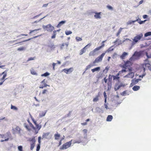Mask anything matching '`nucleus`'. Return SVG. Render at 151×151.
<instances>
[{
  "mask_svg": "<svg viewBox=\"0 0 151 151\" xmlns=\"http://www.w3.org/2000/svg\"><path fill=\"white\" fill-rule=\"evenodd\" d=\"M144 51H142L139 52L135 51L132 56L130 58L129 60L132 61L139 60L141 56L144 55Z\"/></svg>",
  "mask_w": 151,
  "mask_h": 151,
  "instance_id": "1",
  "label": "nucleus"
},
{
  "mask_svg": "<svg viewBox=\"0 0 151 151\" xmlns=\"http://www.w3.org/2000/svg\"><path fill=\"white\" fill-rule=\"evenodd\" d=\"M143 35L142 33H141L138 35H137L132 39L133 41L131 45V47H132L142 37Z\"/></svg>",
  "mask_w": 151,
  "mask_h": 151,
  "instance_id": "2",
  "label": "nucleus"
},
{
  "mask_svg": "<svg viewBox=\"0 0 151 151\" xmlns=\"http://www.w3.org/2000/svg\"><path fill=\"white\" fill-rule=\"evenodd\" d=\"M43 28L45 30L49 32L52 31L54 29V27L52 26L50 24H49L47 25H43Z\"/></svg>",
  "mask_w": 151,
  "mask_h": 151,
  "instance_id": "3",
  "label": "nucleus"
},
{
  "mask_svg": "<svg viewBox=\"0 0 151 151\" xmlns=\"http://www.w3.org/2000/svg\"><path fill=\"white\" fill-rule=\"evenodd\" d=\"M73 140H71L70 141L67 142L65 144L63 145L62 147L60 148V150H64L70 147L72 144V142Z\"/></svg>",
  "mask_w": 151,
  "mask_h": 151,
  "instance_id": "4",
  "label": "nucleus"
},
{
  "mask_svg": "<svg viewBox=\"0 0 151 151\" xmlns=\"http://www.w3.org/2000/svg\"><path fill=\"white\" fill-rule=\"evenodd\" d=\"M105 54V53H102L100 56L96 58L95 60L93 62V64H95L96 63H98L101 62L102 60V58L103 57Z\"/></svg>",
  "mask_w": 151,
  "mask_h": 151,
  "instance_id": "5",
  "label": "nucleus"
},
{
  "mask_svg": "<svg viewBox=\"0 0 151 151\" xmlns=\"http://www.w3.org/2000/svg\"><path fill=\"white\" fill-rule=\"evenodd\" d=\"M125 86V85L122 83H121L120 84H119V83H116L115 85L114 90L115 91H116L119 90L121 87H124Z\"/></svg>",
  "mask_w": 151,
  "mask_h": 151,
  "instance_id": "6",
  "label": "nucleus"
},
{
  "mask_svg": "<svg viewBox=\"0 0 151 151\" xmlns=\"http://www.w3.org/2000/svg\"><path fill=\"white\" fill-rule=\"evenodd\" d=\"M29 140L31 142L30 144V150H32L35 147V137H34L30 139Z\"/></svg>",
  "mask_w": 151,
  "mask_h": 151,
  "instance_id": "7",
  "label": "nucleus"
},
{
  "mask_svg": "<svg viewBox=\"0 0 151 151\" xmlns=\"http://www.w3.org/2000/svg\"><path fill=\"white\" fill-rule=\"evenodd\" d=\"M65 73L66 74H69L71 73L73 70V68H71L68 69H64L63 70Z\"/></svg>",
  "mask_w": 151,
  "mask_h": 151,
  "instance_id": "8",
  "label": "nucleus"
},
{
  "mask_svg": "<svg viewBox=\"0 0 151 151\" xmlns=\"http://www.w3.org/2000/svg\"><path fill=\"white\" fill-rule=\"evenodd\" d=\"M134 76V73L132 72H129V73L126 75L124 77L132 78Z\"/></svg>",
  "mask_w": 151,
  "mask_h": 151,
  "instance_id": "9",
  "label": "nucleus"
},
{
  "mask_svg": "<svg viewBox=\"0 0 151 151\" xmlns=\"http://www.w3.org/2000/svg\"><path fill=\"white\" fill-rule=\"evenodd\" d=\"M13 130H14V134L16 133H18L20 134V131L21 130L20 128L18 126L16 128H15L14 129H13Z\"/></svg>",
  "mask_w": 151,
  "mask_h": 151,
  "instance_id": "10",
  "label": "nucleus"
},
{
  "mask_svg": "<svg viewBox=\"0 0 151 151\" xmlns=\"http://www.w3.org/2000/svg\"><path fill=\"white\" fill-rule=\"evenodd\" d=\"M45 79H44L41 82V83H42L43 84V86H40V88H43L44 87H46L47 86H50L46 84L45 83Z\"/></svg>",
  "mask_w": 151,
  "mask_h": 151,
  "instance_id": "11",
  "label": "nucleus"
},
{
  "mask_svg": "<svg viewBox=\"0 0 151 151\" xmlns=\"http://www.w3.org/2000/svg\"><path fill=\"white\" fill-rule=\"evenodd\" d=\"M94 13L95 14V15H94V17L96 19H100L101 18V17L100 16L101 12H94Z\"/></svg>",
  "mask_w": 151,
  "mask_h": 151,
  "instance_id": "12",
  "label": "nucleus"
},
{
  "mask_svg": "<svg viewBox=\"0 0 151 151\" xmlns=\"http://www.w3.org/2000/svg\"><path fill=\"white\" fill-rule=\"evenodd\" d=\"M50 134L49 132H47L46 133H43L42 137L43 138H45L47 139H49L50 138V137H49L48 136Z\"/></svg>",
  "mask_w": 151,
  "mask_h": 151,
  "instance_id": "13",
  "label": "nucleus"
},
{
  "mask_svg": "<svg viewBox=\"0 0 151 151\" xmlns=\"http://www.w3.org/2000/svg\"><path fill=\"white\" fill-rule=\"evenodd\" d=\"M95 110L96 112H101L102 113L104 112V110L102 107L101 108H100L99 107H97L96 108Z\"/></svg>",
  "mask_w": 151,
  "mask_h": 151,
  "instance_id": "14",
  "label": "nucleus"
},
{
  "mask_svg": "<svg viewBox=\"0 0 151 151\" xmlns=\"http://www.w3.org/2000/svg\"><path fill=\"white\" fill-rule=\"evenodd\" d=\"M66 22L65 20L62 21L60 22L56 27L57 28H60L62 25L64 24Z\"/></svg>",
  "mask_w": 151,
  "mask_h": 151,
  "instance_id": "15",
  "label": "nucleus"
},
{
  "mask_svg": "<svg viewBox=\"0 0 151 151\" xmlns=\"http://www.w3.org/2000/svg\"><path fill=\"white\" fill-rule=\"evenodd\" d=\"M128 54L127 52H123L122 55L120 56V58L122 59H124L125 56L127 55Z\"/></svg>",
  "mask_w": 151,
  "mask_h": 151,
  "instance_id": "16",
  "label": "nucleus"
},
{
  "mask_svg": "<svg viewBox=\"0 0 151 151\" xmlns=\"http://www.w3.org/2000/svg\"><path fill=\"white\" fill-rule=\"evenodd\" d=\"M100 70V67H98L93 69H92L91 70L93 73H94L95 71H99Z\"/></svg>",
  "mask_w": 151,
  "mask_h": 151,
  "instance_id": "17",
  "label": "nucleus"
},
{
  "mask_svg": "<svg viewBox=\"0 0 151 151\" xmlns=\"http://www.w3.org/2000/svg\"><path fill=\"white\" fill-rule=\"evenodd\" d=\"M144 64L145 65V67H147L148 69L151 71V65L149 63H144Z\"/></svg>",
  "mask_w": 151,
  "mask_h": 151,
  "instance_id": "18",
  "label": "nucleus"
},
{
  "mask_svg": "<svg viewBox=\"0 0 151 151\" xmlns=\"http://www.w3.org/2000/svg\"><path fill=\"white\" fill-rule=\"evenodd\" d=\"M9 132H7L5 135L0 134V135L1 138H6V137H9Z\"/></svg>",
  "mask_w": 151,
  "mask_h": 151,
  "instance_id": "19",
  "label": "nucleus"
},
{
  "mask_svg": "<svg viewBox=\"0 0 151 151\" xmlns=\"http://www.w3.org/2000/svg\"><path fill=\"white\" fill-rule=\"evenodd\" d=\"M113 116L111 115H108L106 119V121L107 122H111L113 119Z\"/></svg>",
  "mask_w": 151,
  "mask_h": 151,
  "instance_id": "20",
  "label": "nucleus"
},
{
  "mask_svg": "<svg viewBox=\"0 0 151 151\" xmlns=\"http://www.w3.org/2000/svg\"><path fill=\"white\" fill-rule=\"evenodd\" d=\"M47 112V111H42L41 113H40L39 115V117H42L44 116L46 113Z\"/></svg>",
  "mask_w": 151,
  "mask_h": 151,
  "instance_id": "21",
  "label": "nucleus"
},
{
  "mask_svg": "<svg viewBox=\"0 0 151 151\" xmlns=\"http://www.w3.org/2000/svg\"><path fill=\"white\" fill-rule=\"evenodd\" d=\"M140 88V86H135L132 88V89L134 91L138 90Z\"/></svg>",
  "mask_w": 151,
  "mask_h": 151,
  "instance_id": "22",
  "label": "nucleus"
},
{
  "mask_svg": "<svg viewBox=\"0 0 151 151\" xmlns=\"http://www.w3.org/2000/svg\"><path fill=\"white\" fill-rule=\"evenodd\" d=\"M94 65V64H90L89 65H88L86 67V68H85V71H86L88 69L90 68H91Z\"/></svg>",
  "mask_w": 151,
  "mask_h": 151,
  "instance_id": "23",
  "label": "nucleus"
},
{
  "mask_svg": "<svg viewBox=\"0 0 151 151\" xmlns=\"http://www.w3.org/2000/svg\"><path fill=\"white\" fill-rule=\"evenodd\" d=\"M57 134H55L54 135V137H55V139L56 140H58L59 139L58 138L60 137V134L58 133V132H57Z\"/></svg>",
  "mask_w": 151,
  "mask_h": 151,
  "instance_id": "24",
  "label": "nucleus"
},
{
  "mask_svg": "<svg viewBox=\"0 0 151 151\" xmlns=\"http://www.w3.org/2000/svg\"><path fill=\"white\" fill-rule=\"evenodd\" d=\"M56 31L55 30L53 32L52 35L51 37L52 39H54L56 37Z\"/></svg>",
  "mask_w": 151,
  "mask_h": 151,
  "instance_id": "25",
  "label": "nucleus"
},
{
  "mask_svg": "<svg viewBox=\"0 0 151 151\" xmlns=\"http://www.w3.org/2000/svg\"><path fill=\"white\" fill-rule=\"evenodd\" d=\"M113 47V46H112L110 47L104 53H106L107 52H109L113 51L114 50V48H112Z\"/></svg>",
  "mask_w": 151,
  "mask_h": 151,
  "instance_id": "26",
  "label": "nucleus"
},
{
  "mask_svg": "<svg viewBox=\"0 0 151 151\" xmlns=\"http://www.w3.org/2000/svg\"><path fill=\"white\" fill-rule=\"evenodd\" d=\"M86 50L83 48L80 50L79 53L80 55H82L83 53H85L86 52Z\"/></svg>",
  "mask_w": 151,
  "mask_h": 151,
  "instance_id": "27",
  "label": "nucleus"
},
{
  "mask_svg": "<svg viewBox=\"0 0 151 151\" xmlns=\"http://www.w3.org/2000/svg\"><path fill=\"white\" fill-rule=\"evenodd\" d=\"M150 35H151V32H149L146 33L145 34L144 37H146Z\"/></svg>",
  "mask_w": 151,
  "mask_h": 151,
  "instance_id": "28",
  "label": "nucleus"
},
{
  "mask_svg": "<svg viewBox=\"0 0 151 151\" xmlns=\"http://www.w3.org/2000/svg\"><path fill=\"white\" fill-rule=\"evenodd\" d=\"M96 52L93 50V51H91L89 54V55L90 56H94L95 55V52Z\"/></svg>",
  "mask_w": 151,
  "mask_h": 151,
  "instance_id": "29",
  "label": "nucleus"
},
{
  "mask_svg": "<svg viewBox=\"0 0 151 151\" xmlns=\"http://www.w3.org/2000/svg\"><path fill=\"white\" fill-rule=\"evenodd\" d=\"M31 74L33 75L36 76H37V73H36L33 69L31 70Z\"/></svg>",
  "mask_w": 151,
  "mask_h": 151,
  "instance_id": "30",
  "label": "nucleus"
},
{
  "mask_svg": "<svg viewBox=\"0 0 151 151\" xmlns=\"http://www.w3.org/2000/svg\"><path fill=\"white\" fill-rule=\"evenodd\" d=\"M50 73L47 72H46L44 74H42L41 75L42 76L47 77L50 75Z\"/></svg>",
  "mask_w": 151,
  "mask_h": 151,
  "instance_id": "31",
  "label": "nucleus"
},
{
  "mask_svg": "<svg viewBox=\"0 0 151 151\" xmlns=\"http://www.w3.org/2000/svg\"><path fill=\"white\" fill-rule=\"evenodd\" d=\"M131 82H132L135 85L138 83V80H137V79L135 80L133 79L132 80Z\"/></svg>",
  "mask_w": 151,
  "mask_h": 151,
  "instance_id": "32",
  "label": "nucleus"
},
{
  "mask_svg": "<svg viewBox=\"0 0 151 151\" xmlns=\"http://www.w3.org/2000/svg\"><path fill=\"white\" fill-rule=\"evenodd\" d=\"M82 142L80 138L79 139H78V140H75L74 142L73 143V144H74L75 143H80Z\"/></svg>",
  "mask_w": 151,
  "mask_h": 151,
  "instance_id": "33",
  "label": "nucleus"
},
{
  "mask_svg": "<svg viewBox=\"0 0 151 151\" xmlns=\"http://www.w3.org/2000/svg\"><path fill=\"white\" fill-rule=\"evenodd\" d=\"M111 83H108V90H110L111 88Z\"/></svg>",
  "mask_w": 151,
  "mask_h": 151,
  "instance_id": "34",
  "label": "nucleus"
},
{
  "mask_svg": "<svg viewBox=\"0 0 151 151\" xmlns=\"http://www.w3.org/2000/svg\"><path fill=\"white\" fill-rule=\"evenodd\" d=\"M112 77H113V75L111 76L110 74L109 75L108 78V81L110 83H111Z\"/></svg>",
  "mask_w": 151,
  "mask_h": 151,
  "instance_id": "35",
  "label": "nucleus"
},
{
  "mask_svg": "<svg viewBox=\"0 0 151 151\" xmlns=\"http://www.w3.org/2000/svg\"><path fill=\"white\" fill-rule=\"evenodd\" d=\"M11 109H12L15 110H17L18 109L15 106H13L12 105L11 106Z\"/></svg>",
  "mask_w": 151,
  "mask_h": 151,
  "instance_id": "36",
  "label": "nucleus"
},
{
  "mask_svg": "<svg viewBox=\"0 0 151 151\" xmlns=\"http://www.w3.org/2000/svg\"><path fill=\"white\" fill-rule=\"evenodd\" d=\"M65 33L66 35H69L71 34L72 33V32L70 31H65Z\"/></svg>",
  "mask_w": 151,
  "mask_h": 151,
  "instance_id": "37",
  "label": "nucleus"
},
{
  "mask_svg": "<svg viewBox=\"0 0 151 151\" xmlns=\"http://www.w3.org/2000/svg\"><path fill=\"white\" fill-rule=\"evenodd\" d=\"M76 39L77 42H79L82 40L81 38L77 37H76Z\"/></svg>",
  "mask_w": 151,
  "mask_h": 151,
  "instance_id": "38",
  "label": "nucleus"
},
{
  "mask_svg": "<svg viewBox=\"0 0 151 151\" xmlns=\"http://www.w3.org/2000/svg\"><path fill=\"white\" fill-rule=\"evenodd\" d=\"M36 125V127H37V129H38V131L40 130V129L41 128V125H39V124H37L35 125Z\"/></svg>",
  "mask_w": 151,
  "mask_h": 151,
  "instance_id": "39",
  "label": "nucleus"
},
{
  "mask_svg": "<svg viewBox=\"0 0 151 151\" xmlns=\"http://www.w3.org/2000/svg\"><path fill=\"white\" fill-rule=\"evenodd\" d=\"M123 29H124L123 28H122V27L120 28V29H119V31H118V32H117V33L116 34L117 36H118L120 34V33L122 31V30Z\"/></svg>",
  "mask_w": 151,
  "mask_h": 151,
  "instance_id": "40",
  "label": "nucleus"
},
{
  "mask_svg": "<svg viewBox=\"0 0 151 151\" xmlns=\"http://www.w3.org/2000/svg\"><path fill=\"white\" fill-rule=\"evenodd\" d=\"M109 67L106 66L105 67V69L104 70L103 72H105L106 73H107V72L108 71V70H109Z\"/></svg>",
  "mask_w": 151,
  "mask_h": 151,
  "instance_id": "41",
  "label": "nucleus"
},
{
  "mask_svg": "<svg viewBox=\"0 0 151 151\" xmlns=\"http://www.w3.org/2000/svg\"><path fill=\"white\" fill-rule=\"evenodd\" d=\"M28 122L29 123L30 126L32 127L34 130H35L36 129V128L30 122H29V121H28Z\"/></svg>",
  "mask_w": 151,
  "mask_h": 151,
  "instance_id": "42",
  "label": "nucleus"
},
{
  "mask_svg": "<svg viewBox=\"0 0 151 151\" xmlns=\"http://www.w3.org/2000/svg\"><path fill=\"white\" fill-rule=\"evenodd\" d=\"M99 100L98 96H96L95 98L93 99V102H96Z\"/></svg>",
  "mask_w": 151,
  "mask_h": 151,
  "instance_id": "43",
  "label": "nucleus"
},
{
  "mask_svg": "<svg viewBox=\"0 0 151 151\" xmlns=\"http://www.w3.org/2000/svg\"><path fill=\"white\" fill-rule=\"evenodd\" d=\"M25 49L26 48H24V47H21L18 48L17 49V50L19 51H22L24 50H25Z\"/></svg>",
  "mask_w": 151,
  "mask_h": 151,
  "instance_id": "44",
  "label": "nucleus"
},
{
  "mask_svg": "<svg viewBox=\"0 0 151 151\" xmlns=\"http://www.w3.org/2000/svg\"><path fill=\"white\" fill-rule=\"evenodd\" d=\"M147 20H145L144 21H141L140 20L138 22V23L140 24L144 23L146 21H147Z\"/></svg>",
  "mask_w": 151,
  "mask_h": 151,
  "instance_id": "45",
  "label": "nucleus"
},
{
  "mask_svg": "<svg viewBox=\"0 0 151 151\" xmlns=\"http://www.w3.org/2000/svg\"><path fill=\"white\" fill-rule=\"evenodd\" d=\"M127 91H123L122 93H121V95L123 96H125L126 94L128 95V94H127Z\"/></svg>",
  "mask_w": 151,
  "mask_h": 151,
  "instance_id": "46",
  "label": "nucleus"
},
{
  "mask_svg": "<svg viewBox=\"0 0 151 151\" xmlns=\"http://www.w3.org/2000/svg\"><path fill=\"white\" fill-rule=\"evenodd\" d=\"M18 149L19 151H23L22 147V146H18Z\"/></svg>",
  "mask_w": 151,
  "mask_h": 151,
  "instance_id": "47",
  "label": "nucleus"
},
{
  "mask_svg": "<svg viewBox=\"0 0 151 151\" xmlns=\"http://www.w3.org/2000/svg\"><path fill=\"white\" fill-rule=\"evenodd\" d=\"M106 7L110 10H112L113 9V7L110 5H107L106 6Z\"/></svg>",
  "mask_w": 151,
  "mask_h": 151,
  "instance_id": "48",
  "label": "nucleus"
},
{
  "mask_svg": "<svg viewBox=\"0 0 151 151\" xmlns=\"http://www.w3.org/2000/svg\"><path fill=\"white\" fill-rule=\"evenodd\" d=\"M39 29H35L34 30H31V31H30V32L29 33V34H31L33 32H34L35 33V32H36L37 31L39 30Z\"/></svg>",
  "mask_w": 151,
  "mask_h": 151,
  "instance_id": "49",
  "label": "nucleus"
},
{
  "mask_svg": "<svg viewBox=\"0 0 151 151\" xmlns=\"http://www.w3.org/2000/svg\"><path fill=\"white\" fill-rule=\"evenodd\" d=\"M40 149V145L39 144L37 145V147L36 151H39Z\"/></svg>",
  "mask_w": 151,
  "mask_h": 151,
  "instance_id": "50",
  "label": "nucleus"
},
{
  "mask_svg": "<svg viewBox=\"0 0 151 151\" xmlns=\"http://www.w3.org/2000/svg\"><path fill=\"white\" fill-rule=\"evenodd\" d=\"M6 74L4 75L2 78H1V81H4V78L6 77Z\"/></svg>",
  "mask_w": 151,
  "mask_h": 151,
  "instance_id": "51",
  "label": "nucleus"
},
{
  "mask_svg": "<svg viewBox=\"0 0 151 151\" xmlns=\"http://www.w3.org/2000/svg\"><path fill=\"white\" fill-rule=\"evenodd\" d=\"M113 77L114 80H115L116 79H118L119 78V77L117 76H115L114 75H113Z\"/></svg>",
  "mask_w": 151,
  "mask_h": 151,
  "instance_id": "52",
  "label": "nucleus"
},
{
  "mask_svg": "<svg viewBox=\"0 0 151 151\" xmlns=\"http://www.w3.org/2000/svg\"><path fill=\"white\" fill-rule=\"evenodd\" d=\"M106 40L102 42V44L101 46H99L100 47H101V48L102 47H103L104 45V43L105 42Z\"/></svg>",
  "mask_w": 151,
  "mask_h": 151,
  "instance_id": "53",
  "label": "nucleus"
},
{
  "mask_svg": "<svg viewBox=\"0 0 151 151\" xmlns=\"http://www.w3.org/2000/svg\"><path fill=\"white\" fill-rule=\"evenodd\" d=\"M91 46V44H88L87 45H86V46H85L84 47H83V48H84L86 50V49L88 47H90Z\"/></svg>",
  "mask_w": 151,
  "mask_h": 151,
  "instance_id": "54",
  "label": "nucleus"
},
{
  "mask_svg": "<svg viewBox=\"0 0 151 151\" xmlns=\"http://www.w3.org/2000/svg\"><path fill=\"white\" fill-rule=\"evenodd\" d=\"M32 38H30V39H29L27 40H24L23 41L21 42H19L18 43H16L15 44H18V43H20L21 42H26V41H28L30 40H31Z\"/></svg>",
  "mask_w": 151,
  "mask_h": 151,
  "instance_id": "55",
  "label": "nucleus"
},
{
  "mask_svg": "<svg viewBox=\"0 0 151 151\" xmlns=\"http://www.w3.org/2000/svg\"><path fill=\"white\" fill-rule=\"evenodd\" d=\"M3 119H4L5 121H8V119L6 118H5V117H4L3 118L0 119V122H1V120Z\"/></svg>",
  "mask_w": 151,
  "mask_h": 151,
  "instance_id": "56",
  "label": "nucleus"
},
{
  "mask_svg": "<svg viewBox=\"0 0 151 151\" xmlns=\"http://www.w3.org/2000/svg\"><path fill=\"white\" fill-rule=\"evenodd\" d=\"M9 140V138H7L6 139H5L4 140L2 139L1 140V142H3L4 141H7Z\"/></svg>",
  "mask_w": 151,
  "mask_h": 151,
  "instance_id": "57",
  "label": "nucleus"
},
{
  "mask_svg": "<svg viewBox=\"0 0 151 151\" xmlns=\"http://www.w3.org/2000/svg\"><path fill=\"white\" fill-rule=\"evenodd\" d=\"M24 126L28 131H30V129L29 128V126L28 125L25 124L24 125Z\"/></svg>",
  "mask_w": 151,
  "mask_h": 151,
  "instance_id": "58",
  "label": "nucleus"
},
{
  "mask_svg": "<svg viewBox=\"0 0 151 151\" xmlns=\"http://www.w3.org/2000/svg\"><path fill=\"white\" fill-rule=\"evenodd\" d=\"M122 67L123 68L127 69V66L126 63H125V64H124Z\"/></svg>",
  "mask_w": 151,
  "mask_h": 151,
  "instance_id": "59",
  "label": "nucleus"
},
{
  "mask_svg": "<svg viewBox=\"0 0 151 151\" xmlns=\"http://www.w3.org/2000/svg\"><path fill=\"white\" fill-rule=\"evenodd\" d=\"M34 58L35 57H34V58L31 57V58H29L28 59V60H27V61L28 62V61H30V60H34Z\"/></svg>",
  "mask_w": 151,
  "mask_h": 151,
  "instance_id": "60",
  "label": "nucleus"
},
{
  "mask_svg": "<svg viewBox=\"0 0 151 151\" xmlns=\"http://www.w3.org/2000/svg\"><path fill=\"white\" fill-rule=\"evenodd\" d=\"M101 47H96L95 49L94 50V51H95V52H96L97 51H98L100 50L101 49Z\"/></svg>",
  "mask_w": 151,
  "mask_h": 151,
  "instance_id": "61",
  "label": "nucleus"
},
{
  "mask_svg": "<svg viewBox=\"0 0 151 151\" xmlns=\"http://www.w3.org/2000/svg\"><path fill=\"white\" fill-rule=\"evenodd\" d=\"M41 14V13L39 15H36V16H34V17H33L32 18V19H35L36 18H37L38 17H39V16H40Z\"/></svg>",
  "mask_w": 151,
  "mask_h": 151,
  "instance_id": "62",
  "label": "nucleus"
},
{
  "mask_svg": "<svg viewBox=\"0 0 151 151\" xmlns=\"http://www.w3.org/2000/svg\"><path fill=\"white\" fill-rule=\"evenodd\" d=\"M145 75H146V73H144L142 75L139 76V78H142L143 77H144Z\"/></svg>",
  "mask_w": 151,
  "mask_h": 151,
  "instance_id": "63",
  "label": "nucleus"
},
{
  "mask_svg": "<svg viewBox=\"0 0 151 151\" xmlns=\"http://www.w3.org/2000/svg\"><path fill=\"white\" fill-rule=\"evenodd\" d=\"M108 104H104V106H105V108L106 109H109V108H108V106L107 105Z\"/></svg>",
  "mask_w": 151,
  "mask_h": 151,
  "instance_id": "64",
  "label": "nucleus"
}]
</instances>
